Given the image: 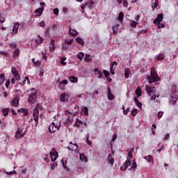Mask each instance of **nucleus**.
Here are the masks:
<instances>
[{"label": "nucleus", "instance_id": "nucleus-34", "mask_svg": "<svg viewBox=\"0 0 178 178\" xmlns=\"http://www.w3.org/2000/svg\"><path fill=\"white\" fill-rule=\"evenodd\" d=\"M60 101H62L63 102H65V101H66V94L65 93H63L60 95Z\"/></svg>", "mask_w": 178, "mask_h": 178}, {"label": "nucleus", "instance_id": "nucleus-60", "mask_svg": "<svg viewBox=\"0 0 178 178\" xmlns=\"http://www.w3.org/2000/svg\"><path fill=\"white\" fill-rule=\"evenodd\" d=\"M129 111H130V108L129 107L127 109H124L123 111L124 115H127V113H129Z\"/></svg>", "mask_w": 178, "mask_h": 178}, {"label": "nucleus", "instance_id": "nucleus-59", "mask_svg": "<svg viewBox=\"0 0 178 178\" xmlns=\"http://www.w3.org/2000/svg\"><path fill=\"white\" fill-rule=\"evenodd\" d=\"M70 122H73V117L70 115L67 119V122L70 123Z\"/></svg>", "mask_w": 178, "mask_h": 178}, {"label": "nucleus", "instance_id": "nucleus-39", "mask_svg": "<svg viewBox=\"0 0 178 178\" xmlns=\"http://www.w3.org/2000/svg\"><path fill=\"white\" fill-rule=\"evenodd\" d=\"M84 60L85 62H90V60H91V56L90 54H86Z\"/></svg>", "mask_w": 178, "mask_h": 178}, {"label": "nucleus", "instance_id": "nucleus-7", "mask_svg": "<svg viewBox=\"0 0 178 178\" xmlns=\"http://www.w3.org/2000/svg\"><path fill=\"white\" fill-rule=\"evenodd\" d=\"M49 132L52 134L56 131V130H59V127L54 124V122H52L50 126L49 127Z\"/></svg>", "mask_w": 178, "mask_h": 178}, {"label": "nucleus", "instance_id": "nucleus-28", "mask_svg": "<svg viewBox=\"0 0 178 178\" xmlns=\"http://www.w3.org/2000/svg\"><path fill=\"white\" fill-rule=\"evenodd\" d=\"M76 41L80 45H83L84 44V40H83V38H81L80 37L76 38Z\"/></svg>", "mask_w": 178, "mask_h": 178}, {"label": "nucleus", "instance_id": "nucleus-27", "mask_svg": "<svg viewBox=\"0 0 178 178\" xmlns=\"http://www.w3.org/2000/svg\"><path fill=\"white\" fill-rule=\"evenodd\" d=\"M62 163H63V166L64 169L65 170H69V168H67V165H66V163H67V161H66V159H63Z\"/></svg>", "mask_w": 178, "mask_h": 178}, {"label": "nucleus", "instance_id": "nucleus-63", "mask_svg": "<svg viewBox=\"0 0 178 178\" xmlns=\"http://www.w3.org/2000/svg\"><path fill=\"white\" fill-rule=\"evenodd\" d=\"M40 77H42L44 76V70L42 68L40 69Z\"/></svg>", "mask_w": 178, "mask_h": 178}, {"label": "nucleus", "instance_id": "nucleus-4", "mask_svg": "<svg viewBox=\"0 0 178 178\" xmlns=\"http://www.w3.org/2000/svg\"><path fill=\"white\" fill-rule=\"evenodd\" d=\"M39 115H40V111L38 110V108H35L33 110V120L35 123V127H37L38 124V118H39Z\"/></svg>", "mask_w": 178, "mask_h": 178}, {"label": "nucleus", "instance_id": "nucleus-18", "mask_svg": "<svg viewBox=\"0 0 178 178\" xmlns=\"http://www.w3.org/2000/svg\"><path fill=\"white\" fill-rule=\"evenodd\" d=\"M19 26H20L19 22L15 24L14 27L13 29V33L14 34H17V31H19Z\"/></svg>", "mask_w": 178, "mask_h": 178}, {"label": "nucleus", "instance_id": "nucleus-1", "mask_svg": "<svg viewBox=\"0 0 178 178\" xmlns=\"http://www.w3.org/2000/svg\"><path fill=\"white\" fill-rule=\"evenodd\" d=\"M149 84H152V83H156L159 81V78L158 77V74L156 71H155V68H152L150 72V76H148Z\"/></svg>", "mask_w": 178, "mask_h": 178}, {"label": "nucleus", "instance_id": "nucleus-12", "mask_svg": "<svg viewBox=\"0 0 178 178\" xmlns=\"http://www.w3.org/2000/svg\"><path fill=\"white\" fill-rule=\"evenodd\" d=\"M131 165V161L127 159L125 163H124L123 166H121L120 169L121 170H126V169H127V168H129V166H130Z\"/></svg>", "mask_w": 178, "mask_h": 178}, {"label": "nucleus", "instance_id": "nucleus-64", "mask_svg": "<svg viewBox=\"0 0 178 178\" xmlns=\"http://www.w3.org/2000/svg\"><path fill=\"white\" fill-rule=\"evenodd\" d=\"M58 26L57 24H53L52 26V30L55 31V30H57Z\"/></svg>", "mask_w": 178, "mask_h": 178}, {"label": "nucleus", "instance_id": "nucleus-49", "mask_svg": "<svg viewBox=\"0 0 178 178\" xmlns=\"http://www.w3.org/2000/svg\"><path fill=\"white\" fill-rule=\"evenodd\" d=\"M156 26H157L158 29H163V27H165V25L163 24H161V22L156 24Z\"/></svg>", "mask_w": 178, "mask_h": 178}, {"label": "nucleus", "instance_id": "nucleus-41", "mask_svg": "<svg viewBox=\"0 0 178 178\" xmlns=\"http://www.w3.org/2000/svg\"><path fill=\"white\" fill-rule=\"evenodd\" d=\"M137 97H141V89L137 88L135 91Z\"/></svg>", "mask_w": 178, "mask_h": 178}, {"label": "nucleus", "instance_id": "nucleus-17", "mask_svg": "<svg viewBox=\"0 0 178 178\" xmlns=\"http://www.w3.org/2000/svg\"><path fill=\"white\" fill-rule=\"evenodd\" d=\"M12 106H15V108L19 106V98L15 97L12 102Z\"/></svg>", "mask_w": 178, "mask_h": 178}, {"label": "nucleus", "instance_id": "nucleus-52", "mask_svg": "<svg viewBox=\"0 0 178 178\" xmlns=\"http://www.w3.org/2000/svg\"><path fill=\"white\" fill-rule=\"evenodd\" d=\"M123 6L124 8H127V6H129V2L127 0H123Z\"/></svg>", "mask_w": 178, "mask_h": 178}, {"label": "nucleus", "instance_id": "nucleus-15", "mask_svg": "<svg viewBox=\"0 0 178 178\" xmlns=\"http://www.w3.org/2000/svg\"><path fill=\"white\" fill-rule=\"evenodd\" d=\"M154 88H155V87H152V88L149 86L146 87V92L149 95V97H151V95L154 94Z\"/></svg>", "mask_w": 178, "mask_h": 178}, {"label": "nucleus", "instance_id": "nucleus-13", "mask_svg": "<svg viewBox=\"0 0 178 178\" xmlns=\"http://www.w3.org/2000/svg\"><path fill=\"white\" fill-rule=\"evenodd\" d=\"M94 72L95 76H97V79H102V72L99 70H98V68H95L94 70Z\"/></svg>", "mask_w": 178, "mask_h": 178}, {"label": "nucleus", "instance_id": "nucleus-44", "mask_svg": "<svg viewBox=\"0 0 178 178\" xmlns=\"http://www.w3.org/2000/svg\"><path fill=\"white\" fill-rule=\"evenodd\" d=\"M103 73H104V74L106 79H108V77H109V76H110V74H111L109 73V72H108L106 70H104L103 71Z\"/></svg>", "mask_w": 178, "mask_h": 178}, {"label": "nucleus", "instance_id": "nucleus-5", "mask_svg": "<svg viewBox=\"0 0 178 178\" xmlns=\"http://www.w3.org/2000/svg\"><path fill=\"white\" fill-rule=\"evenodd\" d=\"M81 126H85V127H87V122H83L79 118H76L73 127H76L77 129H80Z\"/></svg>", "mask_w": 178, "mask_h": 178}, {"label": "nucleus", "instance_id": "nucleus-16", "mask_svg": "<svg viewBox=\"0 0 178 178\" xmlns=\"http://www.w3.org/2000/svg\"><path fill=\"white\" fill-rule=\"evenodd\" d=\"M108 99H110V101L115 99V95L112 94V92L111 91V88H108Z\"/></svg>", "mask_w": 178, "mask_h": 178}, {"label": "nucleus", "instance_id": "nucleus-22", "mask_svg": "<svg viewBox=\"0 0 178 178\" xmlns=\"http://www.w3.org/2000/svg\"><path fill=\"white\" fill-rule=\"evenodd\" d=\"M69 80L71 81V83H77V81H79V78L74 76H71L69 77Z\"/></svg>", "mask_w": 178, "mask_h": 178}, {"label": "nucleus", "instance_id": "nucleus-2", "mask_svg": "<svg viewBox=\"0 0 178 178\" xmlns=\"http://www.w3.org/2000/svg\"><path fill=\"white\" fill-rule=\"evenodd\" d=\"M31 91H33V92L29 95L28 101L29 104H35V101H37V90L32 88Z\"/></svg>", "mask_w": 178, "mask_h": 178}, {"label": "nucleus", "instance_id": "nucleus-62", "mask_svg": "<svg viewBox=\"0 0 178 178\" xmlns=\"http://www.w3.org/2000/svg\"><path fill=\"white\" fill-rule=\"evenodd\" d=\"M62 49H63V51H66V49H69V47L66 46V44H63V46H62Z\"/></svg>", "mask_w": 178, "mask_h": 178}, {"label": "nucleus", "instance_id": "nucleus-26", "mask_svg": "<svg viewBox=\"0 0 178 178\" xmlns=\"http://www.w3.org/2000/svg\"><path fill=\"white\" fill-rule=\"evenodd\" d=\"M119 24H116V25H114L112 27V30L113 31V34H116L118 33V30H119Z\"/></svg>", "mask_w": 178, "mask_h": 178}, {"label": "nucleus", "instance_id": "nucleus-9", "mask_svg": "<svg viewBox=\"0 0 178 178\" xmlns=\"http://www.w3.org/2000/svg\"><path fill=\"white\" fill-rule=\"evenodd\" d=\"M50 156L52 162H55L58 158V152L55 149H52L50 152Z\"/></svg>", "mask_w": 178, "mask_h": 178}, {"label": "nucleus", "instance_id": "nucleus-56", "mask_svg": "<svg viewBox=\"0 0 178 178\" xmlns=\"http://www.w3.org/2000/svg\"><path fill=\"white\" fill-rule=\"evenodd\" d=\"M131 115H132V116H136V115H137V109L134 108V109L131 111Z\"/></svg>", "mask_w": 178, "mask_h": 178}, {"label": "nucleus", "instance_id": "nucleus-46", "mask_svg": "<svg viewBox=\"0 0 178 178\" xmlns=\"http://www.w3.org/2000/svg\"><path fill=\"white\" fill-rule=\"evenodd\" d=\"M40 39L36 40V44H38L39 45V44H42L44 40L42 39V38L40 37Z\"/></svg>", "mask_w": 178, "mask_h": 178}, {"label": "nucleus", "instance_id": "nucleus-14", "mask_svg": "<svg viewBox=\"0 0 178 178\" xmlns=\"http://www.w3.org/2000/svg\"><path fill=\"white\" fill-rule=\"evenodd\" d=\"M69 34H70V35L76 37V36H77V34H79V32H77V31H76L74 29H72V26H70Z\"/></svg>", "mask_w": 178, "mask_h": 178}, {"label": "nucleus", "instance_id": "nucleus-37", "mask_svg": "<svg viewBox=\"0 0 178 178\" xmlns=\"http://www.w3.org/2000/svg\"><path fill=\"white\" fill-rule=\"evenodd\" d=\"M83 112L85 116H88V108L86 106L83 107Z\"/></svg>", "mask_w": 178, "mask_h": 178}, {"label": "nucleus", "instance_id": "nucleus-20", "mask_svg": "<svg viewBox=\"0 0 178 178\" xmlns=\"http://www.w3.org/2000/svg\"><path fill=\"white\" fill-rule=\"evenodd\" d=\"M107 161H108V163H110V165H112L113 163V162H115V159H113V157L112 156V155L111 154H109L108 155Z\"/></svg>", "mask_w": 178, "mask_h": 178}, {"label": "nucleus", "instance_id": "nucleus-36", "mask_svg": "<svg viewBox=\"0 0 178 178\" xmlns=\"http://www.w3.org/2000/svg\"><path fill=\"white\" fill-rule=\"evenodd\" d=\"M66 60V57H63L60 58V65H63V66H66L67 63L65 62Z\"/></svg>", "mask_w": 178, "mask_h": 178}, {"label": "nucleus", "instance_id": "nucleus-53", "mask_svg": "<svg viewBox=\"0 0 178 178\" xmlns=\"http://www.w3.org/2000/svg\"><path fill=\"white\" fill-rule=\"evenodd\" d=\"M148 162H151L152 161V156L149 155L148 156H145V158Z\"/></svg>", "mask_w": 178, "mask_h": 178}, {"label": "nucleus", "instance_id": "nucleus-25", "mask_svg": "<svg viewBox=\"0 0 178 178\" xmlns=\"http://www.w3.org/2000/svg\"><path fill=\"white\" fill-rule=\"evenodd\" d=\"M117 65H118V63L116 61H114L110 67L111 74H115V70H113V67Z\"/></svg>", "mask_w": 178, "mask_h": 178}, {"label": "nucleus", "instance_id": "nucleus-32", "mask_svg": "<svg viewBox=\"0 0 178 178\" xmlns=\"http://www.w3.org/2000/svg\"><path fill=\"white\" fill-rule=\"evenodd\" d=\"M124 77H125V79H129V77H130V70L125 69Z\"/></svg>", "mask_w": 178, "mask_h": 178}, {"label": "nucleus", "instance_id": "nucleus-51", "mask_svg": "<svg viewBox=\"0 0 178 178\" xmlns=\"http://www.w3.org/2000/svg\"><path fill=\"white\" fill-rule=\"evenodd\" d=\"M159 119H161L163 116V111H159L157 114Z\"/></svg>", "mask_w": 178, "mask_h": 178}, {"label": "nucleus", "instance_id": "nucleus-6", "mask_svg": "<svg viewBox=\"0 0 178 178\" xmlns=\"http://www.w3.org/2000/svg\"><path fill=\"white\" fill-rule=\"evenodd\" d=\"M11 73L13 77L16 79V80L17 81L20 80V74H19V71H17V69H16V67H12Z\"/></svg>", "mask_w": 178, "mask_h": 178}, {"label": "nucleus", "instance_id": "nucleus-19", "mask_svg": "<svg viewBox=\"0 0 178 178\" xmlns=\"http://www.w3.org/2000/svg\"><path fill=\"white\" fill-rule=\"evenodd\" d=\"M18 112L19 113H24V116H29V110L26 108H20Z\"/></svg>", "mask_w": 178, "mask_h": 178}, {"label": "nucleus", "instance_id": "nucleus-43", "mask_svg": "<svg viewBox=\"0 0 178 178\" xmlns=\"http://www.w3.org/2000/svg\"><path fill=\"white\" fill-rule=\"evenodd\" d=\"M137 168V163L136 161H134L132 163L131 167L129 169V170H131V169H136Z\"/></svg>", "mask_w": 178, "mask_h": 178}, {"label": "nucleus", "instance_id": "nucleus-31", "mask_svg": "<svg viewBox=\"0 0 178 178\" xmlns=\"http://www.w3.org/2000/svg\"><path fill=\"white\" fill-rule=\"evenodd\" d=\"M76 56L78 59H79L80 60H83V59H84V53L79 52Z\"/></svg>", "mask_w": 178, "mask_h": 178}, {"label": "nucleus", "instance_id": "nucleus-45", "mask_svg": "<svg viewBox=\"0 0 178 178\" xmlns=\"http://www.w3.org/2000/svg\"><path fill=\"white\" fill-rule=\"evenodd\" d=\"M6 173L7 175H8L9 176H10L11 175H17V172L15 170H13V171H10V172H6Z\"/></svg>", "mask_w": 178, "mask_h": 178}, {"label": "nucleus", "instance_id": "nucleus-10", "mask_svg": "<svg viewBox=\"0 0 178 178\" xmlns=\"http://www.w3.org/2000/svg\"><path fill=\"white\" fill-rule=\"evenodd\" d=\"M67 80L64 79L61 82H60L58 85V88H60V90H62L63 91H65V88H66V86H67Z\"/></svg>", "mask_w": 178, "mask_h": 178}, {"label": "nucleus", "instance_id": "nucleus-54", "mask_svg": "<svg viewBox=\"0 0 178 178\" xmlns=\"http://www.w3.org/2000/svg\"><path fill=\"white\" fill-rule=\"evenodd\" d=\"M155 129H156V125L155 124H152V134H155Z\"/></svg>", "mask_w": 178, "mask_h": 178}, {"label": "nucleus", "instance_id": "nucleus-47", "mask_svg": "<svg viewBox=\"0 0 178 178\" xmlns=\"http://www.w3.org/2000/svg\"><path fill=\"white\" fill-rule=\"evenodd\" d=\"M65 44H67L68 45H72V44H73V39H70V40H65Z\"/></svg>", "mask_w": 178, "mask_h": 178}, {"label": "nucleus", "instance_id": "nucleus-61", "mask_svg": "<svg viewBox=\"0 0 178 178\" xmlns=\"http://www.w3.org/2000/svg\"><path fill=\"white\" fill-rule=\"evenodd\" d=\"M0 79H1V81H5V74H1Z\"/></svg>", "mask_w": 178, "mask_h": 178}, {"label": "nucleus", "instance_id": "nucleus-3", "mask_svg": "<svg viewBox=\"0 0 178 178\" xmlns=\"http://www.w3.org/2000/svg\"><path fill=\"white\" fill-rule=\"evenodd\" d=\"M25 134L26 133L23 132V128L19 127L15 133V138L17 140H19L20 138H23Z\"/></svg>", "mask_w": 178, "mask_h": 178}, {"label": "nucleus", "instance_id": "nucleus-30", "mask_svg": "<svg viewBox=\"0 0 178 178\" xmlns=\"http://www.w3.org/2000/svg\"><path fill=\"white\" fill-rule=\"evenodd\" d=\"M158 0H155L154 2L152 3V8L153 9V10L158 8Z\"/></svg>", "mask_w": 178, "mask_h": 178}, {"label": "nucleus", "instance_id": "nucleus-55", "mask_svg": "<svg viewBox=\"0 0 178 178\" xmlns=\"http://www.w3.org/2000/svg\"><path fill=\"white\" fill-rule=\"evenodd\" d=\"M116 138H118V135L114 134V135L113 136L112 140L111 141V145H112V142L113 143V142L116 140Z\"/></svg>", "mask_w": 178, "mask_h": 178}, {"label": "nucleus", "instance_id": "nucleus-23", "mask_svg": "<svg viewBox=\"0 0 178 178\" xmlns=\"http://www.w3.org/2000/svg\"><path fill=\"white\" fill-rule=\"evenodd\" d=\"M86 6H88V9H92L94 6V1H88L85 3Z\"/></svg>", "mask_w": 178, "mask_h": 178}, {"label": "nucleus", "instance_id": "nucleus-48", "mask_svg": "<svg viewBox=\"0 0 178 178\" xmlns=\"http://www.w3.org/2000/svg\"><path fill=\"white\" fill-rule=\"evenodd\" d=\"M17 47V44L16 43H11L10 44V48L15 49V48Z\"/></svg>", "mask_w": 178, "mask_h": 178}, {"label": "nucleus", "instance_id": "nucleus-42", "mask_svg": "<svg viewBox=\"0 0 178 178\" xmlns=\"http://www.w3.org/2000/svg\"><path fill=\"white\" fill-rule=\"evenodd\" d=\"M73 145H74V147L72 149H71L70 147H67V148L70 151H75V149H77L79 148V146H77V144L75 143V144H73Z\"/></svg>", "mask_w": 178, "mask_h": 178}, {"label": "nucleus", "instance_id": "nucleus-33", "mask_svg": "<svg viewBox=\"0 0 178 178\" xmlns=\"http://www.w3.org/2000/svg\"><path fill=\"white\" fill-rule=\"evenodd\" d=\"M20 54V50L19 49H17L14 51L13 57V58H17V56Z\"/></svg>", "mask_w": 178, "mask_h": 178}, {"label": "nucleus", "instance_id": "nucleus-57", "mask_svg": "<svg viewBox=\"0 0 178 178\" xmlns=\"http://www.w3.org/2000/svg\"><path fill=\"white\" fill-rule=\"evenodd\" d=\"M137 24H138V23L136 22L135 21H132L131 26V27H133L134 29L135 27L137 26Z\"/></svg>", "mask_w": 178, "mask_h": 178}, {"label": "nucleus", "instance_id": "nucleus-11", "mask_svg": "<svg viewBox=\"0 0 178 178\" xmlns=\"http://www.w3.org/2000/svg\"><path fill=\"white\" fill-rule=\"evenodd\" d=\"M162 20H163V14L161 13L157 15L153 23L154 24H159L161 22H162Z\"/></svg>", "mask_w": 178, "mask_h": 178}, {"label": "nucleus", "instance_id": "nucleus-35", "mask_svg": "<svg viewBox=\"0 0 178 178\" xmlns=\"http://www.w3.org/2000/svg\"><path fill=\"white\" fill-rule=\"evenodd\" d=\"M124 17V14L122 12H120L118 15V19L120 22H123V17Z\"/></svg>", "mask_w": 178, "mask_h": 178}, {"label": "nucleus", "instance_id": "nucleus-58", "mask_svg": "<svg viewBox=\"0 0 178 178\" xmlns=\"http://www.w3.org/2000/svg\"><path fill=\"white\" fill-rule=\"evenodd\" d=\"M54 13L56 15V16H58L59 15V9L58 8H55L54 10Z\"/></svg>", "mask_w": 178, "mask_h": 178}, {"label": "nucleus", "instance_id": "nucleus-8", "mask_svg": "<svg viewBox=\"0 0 178 178\" xmlns=\"http://www.w3.org/2000/svg\"><path fill=\"white\" fill-rule=\"evenodd\" d=\"M41 8L35 10V13H37L36 16H41L42 15V12H44V8H45V3L40 2Z\"/></svg>", "mask_w": 178, "mask_h": 178}, {"label": "nucleus", "instance_id": "nucleus-24", "mask_svg": "<svg viewBox=\"0 0 178 178\" xmlns=\"http://www.w3.org/2000/svg\"><path fill=\"white\" fill-rule=\"evenodd\" d=\"M9 111H10V108H3L2 113L3 116H8V115H9Z\"/></svg>", "mask_w": 178, "mask_h": 178}, {"label": "nucleus", "instance_id": "nucleus-29", "mask_svg": "<svg viewBox=\"0 0 178 178\" xmlns=\"http://www.w3.org/2000/svg\"><path fill=\"white\" fill-rule=\"evenodd\" d=\"M80 159L84 162H87L88 161L87 156L84 155V153L80 154Z\"/></svg>", "mask_w": 178, "mask_h": 178}, {"label": "nucleus", "instance_id": "nucleus-40", "mask_svg": "<svg viewBox=\"0 0 178 178\" xmlns=\"http://www.w3.org/2000/svg\"><path fill=\"white\" fill-rule=\"evenodd\" d=\"M134 151V149H131L130 152H128V156L129 158V159H133V152Z\"/></svg>", "mask_w": 178, "mask_h": 178}, {"label": "nucleus", "instance_id": "nucleus-50", "mask_svg": "<svg viewBox=\"0 0 178 178\" xmlns=\"http://www.w3.org/2000/svg\"><path fill=\"white\" fill-rule=\"evenodd\" d=\"M49 51L51 52H53V51H55V44H50L49 45Z\"/></svg>", "mask_w": 178, "mask_h": 178}, {"label": "nucleus", "instance_id": "nucleus-38", "mask_svg": "<svg viewBox=\"0 0 178 178\" xmlns=\"http://www.w3.org/2000/svg\"><path fill=\"white\" fill-rule=\"evenodd\" d=\"M157 60H163V59H165V56L162 54H160L157 58H156Z\"/></svg>", "mask_w": 178, "mask_h": 178}, {"label": "nucleus", "instance_id": "nucleus-21", "mask_svg": "<svg viewBox=\"0 0 178 178\" xmlns=\"http://www.w3.org/2000/svg\"><path fill=\"white\" fill-rule=\"evenodd\" d=\"M134 100L138 108H141V107L143 106V104L140 102V101H138V99H137V97H134Z\"/></svg>", "mask_w": 178, "mask_h": 178}]
</instances>
